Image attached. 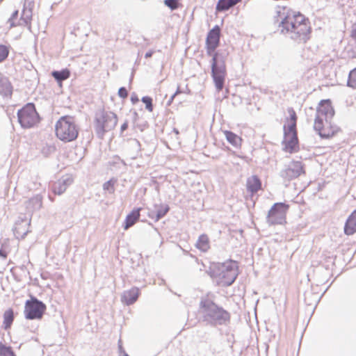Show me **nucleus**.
Listing matches in <instances>:
<instances>
[{
    "label": "nucleus",
    "instance_id": "8",
    "mask_svg": "<svg viewBox=\"0 0 356 356\" xmlns=\"http://www.w3.org/2000/svg\"><path fill=\"white\" fill-rule=\"evenodd\" d=\"M17 119L24 129L33 127L40 121V116L36 111L35 105L28 103L17 111Z\"/></svg>",
    "mask_w": 356,
    "mask_h": 356
},
{
    "label": "nucleus",
    "instance_id": "34",
    "mask_svg": "<svg viewBox=\"0 0 356 356\" xmlns=\"http://www.w3.org/2000/svg\"><path fill=\"white\" fill-rule=\"evenodd\" d=\"M9 50L6 45H0V63L3 62L8 56Z\"/></svg>",
    "mask_w": 356,
    "mask_h": 356
},
{
    "label": "nucleus",
    "instance_id": "13",
    "mask_svg": "<svg viewBox=\"0 0 356 356\" xmlns=\"http://www.w3.org/2000/svg\"><path fill=\"white\" fill-rule=\"evenodd\" d=\"M31 219L26 216L24 218L19 217L16 221L14 228L13 229L14 235L17 238H24L29 231V226L30 225Z\"/></svg>",
    "mask_w": 356,
    "mask_h": 356
},
{
    "label": "nucleus",
    "instance_id": "2",
    "mask_svg": "<svg viewBox=\"0 0 356 356\" xmlns=\"http://www.w3.org/2000/svg\"><path fill=\"white\" fill-rule=\"evenodd\" d=\"M200 314L204 322L214 326L225 325L230 319L229 313L222 307L218 306L208 296L201 298Z\"/></svg>",
    "mask_w": 356,
    "mask_h": 356
},
{
    "label": "nucleus",
    "instance_id": "14",
    "mask_svg": "<svg viewBox=\"0 0 356 356\" xmlns=\"http://www.w3.org/2000/svg\"><path fill=\"white\" fill-rule=\"evenodd\" d=\"M334 114V111L331 105L330 100H322L317 108L316 115L325 118V121L331 119Z\"/></svg>",
    "mask_w": 356,
    "mask_h": 356
},
{
    "label": "nucleus",
    "instance_id": "21",
    "mask_svg": "<svg viewBox=\"0 0 356 356\" xmlns=\"http://www.w3.org/2000/svg\"><path fill=\"white\" fill-rule=\"evenodd\" d=\"M140 209L133 210L129 214L127 215L125 219L124 229H128L133 226L140 217Z\"/></svg>",
    "mask_w": 356,
    "mask_h": 356
},
{
    "label": "nucleus",
    "instance_id": "9",
    "mask_svg": "<svg viewBox=\"0 0 356 356\" xmlns=\"http://www.w3.org/2000/svg\"><path fill=\"white\" fill-rule=\"evenodd\" d=\"M289 206L284 202L275 203L269 210L266 222L269 225L286 223V216Z\"/></svg>",
    "mask_w": 356,
    "mask_h": 356
},
{
    "label": "nucleus",
    "instance_id": "1",
    "mask_svg": "<svg viewBox=\"0 0 356 356\" xmlns=\"http://www.w3.org/2000/svg\"><path fill=\"white\" fill-rule=\"evenodd\" d=\"M279 31L298 43H305L309 38L311 27L309 20L300 13L284 10L279 15Z\"/></svg>",
    "mask_w": 356,
    "mask_h": 356
},
{
    "label": "nucleus",
    "instance_id": "11",
    "mask_svg": "<svg viewBox=\"0 0 356 356\" xmlns=\"http://www.w3.org/2000/svg\"><path fill=\"white\" fill-rule=\"evenodd\" d=\"M220 36V29L218 26H215L209 31L206 39L207 53L209 56H211L218 47Z\"/></svg>",
    "mask_w": 356,
    "mask_h": 356
},
{
    "label": "nucleus",
    "instance_id": "42",
    "mask_svg": "<svg viewBox=\"0 0 356 356\" xmlns=\"http://www.w3.org/2000/svg\"><path fill=\"white\" fill-rule=\"evenodd\" d=\"M0 257L4 259L7 257V252L3 249H0Z\"/></svg>",
    "mask_w": 356,
    "mask_h": 356
},
{
    "label": "nucleus",
    "instance_id": "37",
    "mask_svg": "<svg viewBox=\"0 0 356 356\" xmlns=\"http://www.w3.org/2000/svg\"><path fill=\"white\" fill-rule=\"evenodd\" d=\"M164 3L171 10H175L179 6L178 0H165Z\"/></svg>",
    "mask_w": 356,
    "mask_h": 356
},
{
    "label": "nucleus",
    "instance_id": "43",
    "mask_svg": "<svg viewBox=\"0 0 356 356\" xmlns=\"http://www.w3.org/2000/svg\"><path fill=\"white\" fill-rule=\"evenodd\" d=\"M154 54V51L150 50V51H147V52L145 54V57L146 58H150V57H152V54Z\"/></svg>",
    "mask_w": 356,
    "mask_h": 356
},
{
    "label": "nucleus",
    "instance_id": "46",
    "mask_svg": "<svg viewBox=\"0 0 356 356\" xmlns=\"http://www.w3.org/2000/svg\"><path fill=\"white\" fill-rule=\"evenodd\" d=\"M181 92V91L180 90V88H179V86H178L176 92L173 94V95L175 97H176L177 95L180 94Z\"/></svg>",
    "mask_w": 356,
    "mask_h": 356
},
{
    "label": "nucleus",
    "instance_id": "24",
    "mask_svg": "<svg viewBox=\"0 0 356 356\" xmlns=\"http://www.w3.org/2000/svg\"><path fill=\"white\" fill-rule=\"evenodd\" d=\"M241 0H218L216 5L218 11H225L234 6Z\"/></svg>",
    "mask_w": 356,
    "mask_h": 356
},
{
    "label": "nucleus",
    "instance_id": "41",
    "mask_svg": "<svg viewBox=\"0 0 356 356\" xmlns=\"http://www.w3.org/2000/svg\"><path fill=\"white\" fill-rule=\"evenodd\" d=\"M128 127V122L126 121L124 122L122 126H121V128H120V131H121V134L125 131Z\"/></svg>",
    "mask_w": 356,
    "mask_h": 356
},
{
    "label": "nucleus",
    "instance_id": "47",
    "mask_svg": "<svg viewBox=\"0 0 356 356\" xmlns=\"http://www.w3.org/2000/svg\"><path fill=\"white\" fill-rule=\"evenodd\" d=\"M132 142L136 146H139L140 145V143H139L138 140H137L136 139L133 140Z\"/></svg>",
    "mask_w": 356,
    "mask_h": 356
},
{
    "label": "nucleus",
    "instance_id": "38",
    "mask_svg": "<svg viewBox=\"0 0 356 356\" xmlns=\"http://www.w3.org/2000/svg\"><path fill=\"white\" fill-rule=\"evenodd\" d=\"M118 350L120 356H129L122 347L121 339L118 341Z\"/></svg>",
    "mask_w": 356,
    "mask_h": 356
},
{
    "label": "nucleus",
    "instance_id": "33",
    "mask_svg": "<svg viewBox=\"0 0 356 356\" xmlns=\"http://www.w3.org/2000/svg\"><path fill=\"white\" fill-rule=\"evenodd\" d=\"M18 10L14 11L11 17L8 19V23L10 24V28L22 25L21 22L17 24L15 22V19L18 17Z\"/></svg>",
    "mask_w": 356,
    "mask_h": 356
},
{
    "label": "nucleus",
    "instance_id": "30",
    "mask_svg": "<svg viewBox=\"0 0 356 356\" xmlns=\"http://www.w3.org/2000/svg\"><path fill=\"white\" fill-rule=\"evenodd\" d=\"M347 86L353 89H356V68L350 72Z\"/></svg>",
    "mask_w": 356,
    "mask_h": 356
},
{
    "label": "nucleus",
    "instance_id": "27",
    "mask_svg": "<svg viewBox=\"0 0 356 356\" xmlns=\"http://www.w3.org/2000/svg\"><path fill=\"white\" fill-rule=\"evenodd\" d=\"M51 75L58 83H60L63 81H65L70 77V72L67 69H64L60 71H53L51 72Z\"/></svg>",
    "mask_w": 356,
    "mask_h": 356
},
{
    "label": "nucleus",
    "instance_id": "17",
    "mask_svg": "<svg viewBox=\"0 0 356 356\" xmlns=\"http://www.w3.org/2000/svg\"><path fill=\"white\" fill-rule=\"evenodd\" d=\"M154 209L155 211H151L149 216L154 219L155 222L164 217L170 210L169 206L165 204H155Z\"/></svg>",
    "mask_w": 356,
    "mask_h": 356
},
{
    "label": "nucleus",
    "instance_id": "18",
    "mask_svg": "<svg viewBox=\"0 0 356 356\" xmlns=\"http://www.w3.org/2000/svg\"><path fill=\"white\" fill-rule=\"evenodd\" d=\"M72 183V179L70 177H63L54 184L53 191L55 194L61 195Z\"/></svg>",
    "mask_w": 356,
    "mask_h": 356
},
{
    "label": "nucleus",
    "instance_id": "22",
    "mask_svg": "<svg viewBox=\"0 0 356 356\" xmlns=\"http://www.w3.org/2000/svg\"><path fill=\"white\" fill-rule=\"evenodd\" d=\"M32 19V8L31 7V3L26 6V3L24 5V8L22 12L20 17V22H22V25L28 26L30 25L31 20Z\"/></svg>",
    "mask_w": 356,
    "mask_h": 356
},
{
    "label": "nucleus",
    "instance_id": "20",
    "mask_svg": "<svg viewBox=\"0 0 356 356\" xmlns=\"http://www.w3.org/2000/svg\"><path fill=\"white\" fill-rule=\"evenodd\" d=\"M261 183L257 176L253 175L248 178L246 186L252 193L257 192L261 188Z\"/></svg>",
    "mask_w": 356,
    "mask_h": 356
},
{
    "label": "nucleus",
    "instance_id": "39",
    "mask_svg": "<svg viewBox=\"0 0 356 356\" xmlns=\"http://www.w3.org/2000/svg\"><path fill=\"white\" fill-rule=\"evenodd\" d=\"M118 95L122 98H126L128 95L127 89L124 87H121L118 90Z\"/></svg>",
    "mask_w": 356,
    "mask_h": 356
},
{
    "label": "nucleus",
    "instance_id": "28",
    "mask_svg": "<svg viewBox=\"0 0 356 356\" xmlns=\"http://www.w3.org/2000/svg\"><path fill=\"white\" fill-rule=\"evenodd\" d=\"M14 320L13 311L12 309L6 310L3 314V326L5 330L10 327Z\"/></svg>",
    "mask_w": 356,
    "mask_h": 356
},
{
    "label": "nucleus",
    "instance_id": "7",
    "mask_svg": "<svg viewBox=\"0 0 356 356\" xmlns=\"http://www.w3.org/2000/svg\"><path fill=\"white\" fill-rule=\"evenodd\" d=\"M56 135L62 141L71 142L78 136V128L72 118L61 117L55 126Z\"/></svg>",
    "mask_w": 356,
    "mask_h": 356
},
{
    "label": "nucleus",
    "instance_id": "35",
    "mask_svg": "<svg viewBox=\"0 0 356 356\" xmlns=\"http://www.w3.org/2000/svg\"><path fill=\"white\" fill-rule=\"evenodd\" d=\"M142 102L145 104V108L149 111H152L153 105H152V99L151 97L145 96L142 98Z\"/></svg>",
    "mask_w": 356,
    "mask_h": 356
},
{
    "label": "nucleus",
    "instance_id": "29",
    "mask_svg": "<svg viewBox=\"0 0 356 356\" xmlns=\"http://www.w3.org/2000/svg\"><path fill=\"white\" fill-rule=\"evenodd\" d=\"M0 356H16L10 346L0 342Z\"/></svg>",
    "mask_w": 356,
    "mask_h": 356
},
{
    "label": "nucleus",
    "instance_id": "5",
    "mask_svg": "<svg viewBox=\"0 0 356 356\" xmlns=\"http://www.w3.org/2000/svg\"><path fill=\"white\" fill-rule=\"evenodd\" d=\"M289 118L287 119L288 125L284 126L283 149L289 153L296 152L298 149V139L296 131L297 116L293 108L289 109Z\"/></svg>",
    "mask_w": 356,
    "mask_h": 356
},
{
    "label": "nucleus",
    "instance_id": "16",
    "mask_svg": "<svg viewBox=\"0 0 356 356\" xmlns=\"http://www.w3.org/2000/svg\"><path fill=\"white\" fill-rule=\"evenodd\" d=\"M42 199L40 195L30 198L24 202L26 212L29 214H32L34 211L39 210L42 207Z\"/></svg>",
    "mask_w": 356,
    "mask_h": 356
},
{
    "label": "nucleus",
    "instance_id": "25",
    "mask_svg": "<svg viewBox=\"0 0 356 356\" xmlns=\"http://www.w3.org/2000/svg\"><path fill=\"white\" fill-rule=\"evenodd\" d=\"M13 88L10 83L6 78L0 79V94L3 96H10L12 94Z\"/></svg>",
    "mask_w": 356,
    "mask_h": 356
},
{
    "label": "nucleus",
    "instance_id": "10",
    "mask_svg": "<svg viewBox=\"0 0 356 356\" xmlns=\"http://www.w3.org/2000/svg\"><path fill=\"white\" fill-rule=\"evenodd\" d=\"M46 309V305L36 298L26 302L24 308L25 317L27 319H40Z\"/></svg>",
    "mask_w": 356,
    "mask_h": 356
},
{
    "label": "nucleus",
    "instance_id": "45",
    "mask_svg": "<svg viewBox=\"0 0 356 356\" xmlns=\"http://www.w3.org/2000/svg\"><path fill=\"white\" fill-rule=\"evenodd\" d=\"M175 96L172 95L167 102V106H170L175 99Z\"/></svg>",
    "mask_w": 356,
    "mask_h": 356
},
{
    "label": "nucleus",
    "instance_id": "31",
    "mask_svg": "<svg viewBox=\"0 0 356 356\" xmlns=\"http://www.w3.org/2000/svg\"><path fill=\"white\" fill-rule=\"evenodd\" d=\"M325 118L319 117L318 115H316L314 128V129L318 131V134H320V133L323 131V129H325L323 127V120Z\"/></svg>",
    "mask_w": 356,
    "mask_h": 356
},
{
    "label": "nucleus",
    "instance_id": "23",
    "mask_svg": "<svg viewBox=\"0 0 356 356\" xmlns=\"http://www.w3.org/2000/svg\"><path fill=\"white\" fill-rule=\"evenodd\" d=\"M195 246L202 252H207L210 248L209 239L207 235H200L196 242Z\"/></svg>",
    "mask_w": 356,
    "mask_h": 356
},
{
    "label": "nucleus",
    "instance_id": "44",
    "mask_svg": "<svg viewBox=\"0 0 356 356\" xmlns=\"http://www.w3.org/2000/svg\"><path fill=\"white\" fill-rule=\"evenodd\" d=\"M131 101L133 102V104H135L138 102V98L136 95H132L131 97Z\"/></svg>",
    "mask_w": 356,
    "mask_h": 356
},
{
    "label": "nucleus",
    "instance_id": "12",
    "mask_svg": "<svg viewBox=\"0 0 356 356\" xmlns=\"http://www.w3.org/2000/svg\"><path fill=\"white\" fill-rule=\"evenodd\" d=\"M302 173H305L302 163L300 161H293L284 170L281 171L280 175L284 179L291 180L297 178Z\"/></svg>",
    "mask_w": 356,
    "mask_h": 356
},
{
    "label": "nucleus",
    "instance_id": "36",
    "mask_svg": "<svg viewBox=\"0 0 356 356\" xmlns=\"http://www.w3.org/2000/svg\"><path fill=\"white\" fill-rule=\"evenodd\" d=\"M103 189L108 191L109 193H114V182L112 179L105 182L103 185Z\"/></svg>",
    "mask_w": 356,
    "mask_h": 356
},
{
    "label": "nucleus",
    "instance_id": "15",
    "mask_svg": "<svg viewBox=\"0 0 356 356\" xmlns=\"http://www.w3.org/2000/svg\"><path fill=\"white\" fill-rule=\"evenodd\" d=\"M139 294L140 289L138 287H132L122 293L121 301L127 305H133L138 300Z\"/></svg>",
    "mask_w": 356,
    "mask_h": 356
},
{
    "label": "nucleus",
    "instance_id": "6",
    "mask_svg": "<svg viewBox=\"0 0 356 356\" xmlns=\"http://www.w3.org/2000/svg\"><path fill=\"white\" fill-rule=\"evenodd\" d=\"M118 122L115 113L105 110H99L95 113L94 127L99 138H103L105 133L115 128Z\"/></svg>",
    "mask_w": 356,
    "mask_h": 356
},
{
    "label": "nucleus",
    "instance_id": "4",
    "mask_svg": "<svg viewBox=\"0 0 356 356\" xmlns=\"http://www.w3.org/2000/svg\"><path fill=\"white\" fill-rule=\"evenodd\" d=\"M211 56V76L215 87L219 92L222 90L224 87L227 74L225 61L228 56V52L225 50H218V51H214Z\"/></svg>",
    "mask_w": 356,
    "mask_h": 356
},
{
    "label": "nucleus",
    "instance_id": "26",
    "mask_svg": "<svg viewBox=\"0 0 356 356\" xmlns=\"http://www.w3.org/2000/svg\"><path fill=\"white\" fill-rule=\"evenodd\" d=\"M224 134L227 140L233 146L238 147L241 145V138L238 136L230 131H225Z\"/></svg>",
    "mask_w": 356,
    "mask_h": 356
},
{
    "label": "nucleus",
    "instance_id": "19",
    "mask_svg": "<svg viewBox=\"0 0 356 356\" xmlns=\"http://www.w3.org/2000/svg\"><path fill=\"white\" fill-rule=\"evenodd\" d=\"M344 232L347 235H351L356 232V209L347 219Z\"/></svg>",
    "mask_w": 356,
    "mask_h": 356
},
{
    "label": "nucleus",
    "instance_id": "32",
    "mask_svg": "<svg viewBox=\"0 0 356 356\" xmlns=\"http://www.w3.org/2000/svg\"><path fill=\"white\" fill-rule=\"evenodd\" d=\"M335 132H336V130L332 127H330V129L325 128L320 133L319 136L322 138H330L334 136Z\"/></svg>",
    "mask_w": 356,
    "mask_h": 356
},
{
    "label": "nucleus",
    "instance_id": "3",
    "mask_svg": "<svg viewBox=\"0 0 356 356\" xmlns=\"http://www.w3.org/2000/svg\"><path fill=\"white\" fill-rule=\"evenodd\" d=\"M210 275L216 278L220 284L230 286L238 275L237 264L232 260L213 264L211 267Z\"/></svg>",
    "mask_w": 356,
    "mask_h": 356
},
{
    "label": "nucleus",
    "instance_id": "48",
    "mask_svg": "<svg viewBox=\"0 0 356 356\" xmlns=\"http://www.w3.org/2000/svg\"><path fill=\"white\" fill-rule=\"evenodd\" d=\"M174 131L175 132L176 134H179V131L178 130H177L176 129H174Z\"/></svg>",
    "mask_w": 356,
    "mask_h": 356
},
{
    "label": "nucleus",
    "instance_id": "40",
    "mask_svg": "<svg viewBox=\"0 0 356 356\" xmlns=\"http://www.w3.org/2000/svg\"><path fill=\"white\" fill-rule=\"evenodd\" d=\"M351 36L353 38L356 40V24L353 26L351 31Z\"/></svg>",
    "mask_w": 356,
    "mask_h": 356
}]
</instances>
